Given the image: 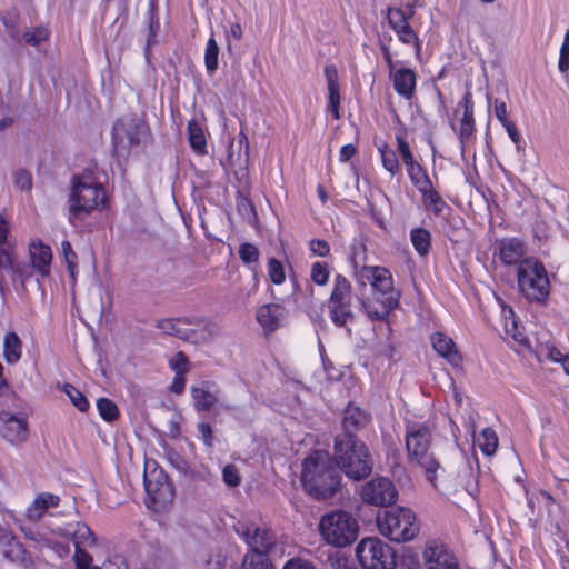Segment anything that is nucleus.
Masks as SVG:
<instances>
[{"mask_svg":"<svg viewBox=\"0 0 569 569\" xmlns=\"http://www.w3.org/2000/svg\"><path fill=\"white\" fill-rule=\"evenodd\" d=\"M432 435L426 423L406 425L405 443L409 463L423 469L427 479L436 486L440 463L431 451Z\"/></svg>","mask_w":569,"mask_h":569,"instance_id":"39448f33","label":"nucleus"},{"mask_svg":"<svg viewBox=\"0 0 569 569\" xmlns=\"http://www.w3.org/2000/svg\"><path fill=\"white\" fill-rule=\"evenodd\" d=\"M422 558L426 569H460L453 550L440 538L426 541Z\"/></svg>","mask_w":569,"mask_h":569,"instance_id":"4468645a","label":"nucleus"},{"mask_svg":"<svg viewBox=\"0 0 569 569\" xmlns=\"http://www.w3.org/2000/svg\"><path fill=\"white\" fill-rule=\"evenodd\" d=\"M481 452L486 456H492L498 449V436L492 428H485L478 440Z\"/></svg>","mask_w":569,"mask_h":569,"instance_id":"a19ab883","label":"nucleus"},{"mask_svg":"<svg viewBox=\"0 0 569 569\" xmlns=\"http://www.w3.org/2000/svg\"><path fill=\"white\" fill-rule=\"evenodd\" d=\"M528 248L525 240L518 237H506L496 240L493 248V258L506 268H519L530 256L527 254Z\"/></svg>","mask_w":569,"mask_h":569,"instance_id":"f3484780","label":"nucleus"},{"mask_svg":"<svg viewBox=\"0 0 569 569\" xmlns=\"http://www.w3.org/2000/svg\"><path fill=\"white\" fill-rule=\"evenodd\" d=\"M241 262L246 266L258 264L260 251L257 246L250 242H243L239 246L238 250Z\"/></svg>","mask_w":569,"mask_h":569,"instance_id":"de8ad7c7","label":"nucleus"},{"mask_svg":"<svg viewBox=\"0 0 569 569\" xmlns=\"http://www.w3.org/2000/svg\"><path fill=\"white\" fill-rule=\"evenodd\" d=\"M360 498L363 502L371 506H389L397 500L398 490L389 478L375 477L362 486Z\"/></svg>","mask_w":569,"mask_h":569,"instance_id":"dca6fc26","label":"nucleus"},{"mask_svg":"<svg viewBox=\"0 0 569 569\" xmlns=\"http://www.w3.org/2000/svg\"><path fill=\"white\" fill-rule=\"evenodd\" d=\"M501 126L506 129L510 140L516 144L517 151L525 152V143L518 131L516 122L509 120L506 123H502Z\"/></svg>","mask_w":569,"mask_h":569,"instance_id":"6e6d98bb","label":"nucleus"},{"mask_svg":"<svg viewBox=\"0 0 569 569\" xmlns=\"http://www.w3.org/2000/svg\"><path fill=\"white\" fill-rule=\"evenodd\" d=\"M495 116L501 124L509 121L508 112H507V104L505 101L499 100V99L495 100Z\"/></svg>","mask_w":569,"mask_h":569,"instance_id":"e2e57ef3","label":"nucleus"},{"mask_svg":"<svg viewBox=\"0 0 569 569\" xmlns=\"http://www.w3.org/2000/svg\"><path fill=\"white\" fill-rule=\"evenodd\" d=\"M377 149L380 154L382 168L389 172L391 177L400 174L401 167L397 152L385 141L377 146Z\"/></svg>","mask_w":569,"mask_h":569,"instance_id":"4c0bfd02","label":"nucleus"},{"mask_svg":"<svg viewBox=\"0 0 569 569\" xmlns=\"http://www.w3.org/2000/svg\"><path fill=\"white\" fill-rule=\"evenodd\" d=\"M60 497L51 492L38 493L32 503L27 508L26 517L32 522L39 521L50 508H56L60 505Z\"/></svg>","mask_w":569,"mask_h":569,"instance_id":"c85d7f7f","label":"nucleus"},{"mask_svg":"<svg viewBox=\"0 0 569 569\" xmlns=\"http://www.w3.org/2000/svg\"><path fill=\"white\" fill-rule=\"evenodd\" d=\"M63 536L69 537L74 548H90L96 545V536L84 522H70L63 528Z\"/></svg>","mask_w":569,"mask_h":569,"instance_id":"cd10ccee","label":"nucleus"},{"mask_svg":"<svg viewBox=\"0 0 569 569\" xmlns=\"http://www.w3.org/2000/svg\"><path fill=\"white\" fill-rule=\"evenodd\" d=\"M332 459L339 471L352 480L366 479L373 468L369 448L357 436L336 435Z\"/></svg>","mask_w":569,"mask_h":569,"instance_id":"7ed1b4c3","label":"nucleus"},{"mask_svg":"<svg viewBox=\"0 0 569 569\" xmlns=\"http://www.w3.org/2000/svg\"><path fill=\"white\" fill-rule=\"evenodd\" d=\"M357 153V147L353 143L343 144L339 151V161L348 162Z\"/></svg>","mask_w":569,"mask_h":569,"instance_id":"0e129e2a","label":"nucleus"},{"mask_svg":"<svg viewBox=\"0 0 569 569\" xmlns=\"http://www.w3.org/2000/svg\"><path fill=\"white\" fill-rule=\"evenodd\" d=\"M431 343L433 350L452 367L462 369L463 357L458 350L455 341L443 332H435L431 335Z\"/></svg>","mask_w":569,"mask_h":569,"instance_id":"4be33fe9","label":"nucleus"},{"mask_svg":"<svg viewBox=\"0 0 569 569\" xmlns=\"http://www.w3.org/2000/svg\"><path fill=\"white\" fill-rule=\"evenodd\" d=\"M8 233V223L2 218V269H10L13 273V281L18 280L23 284L31 277V271L27 263L16 261L12 254L4 249Z\"/></svg>","mask_w":569,"mask_h":569,"instance_id":"a878e982","label":"nucleus"},{"mask_svg":"<svg viewBox=\"0 0 569 569\" xmlns=\"http://www.w3.org/2000/svg\"><path fill=\"white\" fill-rule=\"evenodd\" d=\"M421 196L422 204L429 209L433 216L439 217L442 214L445 210H450L448 203L443 200L439 191L435 188L433 184L427 187L426 189L419 191Z\"/></svg>","mask_w":569,"mask_h":569,"instance_id":"f704fd0d","label":"nucleus"},{"mask_svg":"<svg viewBox=\"0 0 569 569\" xmlns=\"http://www.w3.org/2000/svg\"><path fill=\"white\" fill-rule=\"evenodd\" d=\"M99 569H128L124 560L121 557H114L113 559H107Z\"/></svg>","mask_w":569,"mask_h":569,"instance_id":"69168bd1","label":"nucleus"},{"mask_svg":"<svg viewBox=\"0 0 569 569\" xmlns=\"http://www.w3.org/2000/svg\"><path fill=\"white\" fill-rule=\"evenodd\" d=\"M416 13L415 4L388 6L385 10V18L389 28L395 32L397 39L405 46L415 49L417 57L422 50V42L418 32L412 28L410 20Z\"/></svg>","mask_w":569,"mask_h":569,"instance_id":"9d476101","label":"nucleus"},{"mask_svg":"<svg viewBox=\"0 0 569 569\" xmlns=\"http://www.w3.org/2000/svg\"><path fill=\"white\" fill-rule=\"evenodd\" d=\"M14 186L23 191H30L32 188V177L31 173L27 170H18L14 173Z\"/></svg>","mask_w":569,"mask_h":569,"instance_id":"13d9d810","label":"nucleus"},{"mask_svg":"<svg viewBox=\"0 0 569 569\" xmlns=\"http://www.w3.org/2000/svg\"><path fill=\"white\" fill-rule=\"evenodd\" d=\"M88 548H74V563L77 569H91L92 557L87 551Z\"/></svg>","mask_w":569,"mask_h":569,"instance_id":"4d7b16f0","label":"nucleus"},{"mask_svg":"<svg viewBox=\"0 0 569 569\" xmlns=\"http://www.w3.org/2000/svg\"><path fill=\"white\" fill-rule=\"evenodd\" d=\"M352 297L350 280L341 273H336L332 289L327 300L329 318L336 327H345L353 319Z\"/></svg>","mask_w":569,"mask_h":569,"instance_id":"9b49d317","label":"nucleus"},{"mask_svg":"<svg viewBox=\"0 0 569 569\" xmlns=\"http://www.w3.org/2000/svg\"><path fill=\"white\" fill-rule=\"evenodd\" d=\"M327 89H328V104L327 110L331 113L335 120L341 118L340 104L341 94L339 86L338 69L335 64H327L323 70Z\"/></svg>","mask_w":569,"mask_h":569,"instance_id":"b1692460","label":"nucleus"},{"mask_svg":"<svg viewBox=\"0 0 569 569\" xmlns=\"http://www.w3.org/2000/svg\"><path fill=\"white\" fill-rule=\"evenodd\" d=\"M368 259V248L363 241H355L350 244L348 251V262L351 269V277L356 279L362 268H368L366 264Z\"/></svg>","mask_w":569,"mask_h":569,"instance_id":"72a5a7b5","label":"nucleus"},{"mask_svg":"<svg viewBox=\"0 0 569 569\" xmlns=\"http://www.w3.org/2000/svg\"><path fill=\"white\" fill-rule=\"evenodd\" d=\"M219 46L213 37H210L206 43L204 66L208 73H213L218 69Z\"/></svg>","mask_w":569,"mask_h":569,"instance_id":"37998d69","label":"nucleus"},{"mask_svg":"<svg viewBox=\"0 0 569 569\" xmlns=\"http://www.w3.org/2000/svg\"><path fill=\"white\" fill-rule=\"evenodd\" d=\"M146 23L148 28L147 43L151 46L156 43L157 36L160 31V18L158 0H149L148 9L146 12Z\"/></svg>","mask_w":569,"mask_h":569,"instance_id":"e433bc0d","label":"nucleus"},{"mask_svg":"<svg viewBox=\"0 0 569 569\" xmlns=\"http://www.w3.org/2000/svg\"><path fill=\"white\" fill-rule=\"evenodd\" d=\"M191 323H193V321L188 317L163 318L158 320L157 328L166 335L187 340L194 332L192 329L186 327Z\"/></svg>","mask_w":569,"mask_h":569,"instance_id":"7c9ffc66","label":"nucleus"},{"mask_svg":"<svg viewBox=\"0 0 569 569\" xmlns=\"http://www.w3.org/2000/svg\"><path fill=\"white\" fill-rule=\"evenodd\" d=\"M379 532L395 542H408L420 532V520L417 515L407 507H391L377 516Z\"/></svg>","mask_w":569,"mask_h":569,"instance_id":"0eeeda50","label":"nucleus"},{"mask_svg":"<svg viewBox=\"0 0 569 569\" xmlns=\"http://www.w3.org/2000/svg\"><path fill=\"white\" fill-rule=\"evenodd\" d=\"M358 288L367 284L371 288L373 299L380 308H373L362 300L363 309L371 320H386L390 312L399 307L400 292L395 286L391 271L383 266H369L362 268L356 279Z\"/></svg>","mask_w":569,"mask_h":569,"instance_id":"f03ea898","label":"nucleus"},{"mask_svg":"<svg viewBox=\"0 0 569 569\" xmlns=\"http://www.w3.org/2000/svg\"><path fill=\"white\" fill-rule=\"evenodd\" d=\"M512 327L515 332H512V338L522 347L530 348V341L529 339L522 333L517 331V325L516 321L512 319Z\"/></svg>","mask_w":569,"mask_h":569,"instance_id":"338daca9","label":"nucleus"},{"mask_svg":"<svg viewBox=\"0 0 569 569\" xmlns=\"http://www.w3.org/2000/svg\"><path fill=\"white\" fill-rule=\"evenodd\" d=\"M62 390L69 397L72 405L79 411L86 412L89 409L90 403H89L87 397L79 389H77L73 385L66 382L62 386Z\"/></svg>","mask_w":569,"mask_h":569,"instance_id":"c03bdc74","label":"nucleus"},{"mask_svg":"<svg viewBox=\"0 0 569 569\" xmlns=\"http://www.w3.org/2000/svg\"><path fill=\"white\" fill-rule=\"evenodd\" d=\"M300 481L311 498L321 501L341 489V476L328 451L315 450L301 463Z\"/></svg>","mask_w":569,"mask_h":569,"instance_id":"f257e3e1","label":"nucleus"},{"mask_svg":"<svg viewBox=\"0 0 569 569\" xmlns=\"http://www.w3.org/2000/svg\"><path fill=\"white\" fill-rule=\"evenodd\" d=\"M148 465L149 463L146 462V470L143 473V485L148 496L146 503L148 507H150V503L162 505L171 496L170 483L168 482L167 477L163 475L162 470L158 472V476L153 480L151 477L156 471H152L149 475L147 472Z\"/></svg>","mask_w":569,"mask_h":569,"instance_id":"6ab92c4d","label":"nucleus"},{"mask_svg":"<svg viewBox=\"0 0 569 569\" xmlns=\"http://www.w3.org/2000/svg\"><path fill=\"white\" fill-rule=\"evenodd\" d=\"M356 557L363 569H395L397 566L393 548L377 537L363 538L356 547Z\"/></svg>","mask_w":569,"mask_h":569,"instance_id":"f8f14e48","label":"nucleus"},{"mask_svg":"<svg viewBox=\"0 0 569 569\" xmlns=\"http://www.w3.org/2000/svg\"><path fill=\"white\" fill-rule=\"evenodd\" d=\"M459 106L463 109V116L459 124L458 139L461 148L463 149L465 144L473 137V132L476 130L475 102L470 91H467L463 94Z\"/></svg>","mask_w":569,"mask_h":569,"instance_id":"5701e85b","label":"nucleus"},{"mask_svg":"<svg viewBox=\"0 0 569 569\" xmlns=\"http://www.w3.org/2000/svg\"><path fill=\"white\" fill-rule=\"evenodd\" d=\"M28 417L23 413L2 417V438L11 445H19L28 439Z\"/></svg>","mask_w":569,"mask_h":569,"instance_id":"412c9836","label":"nucleus"},{"mask_svg":"<svg viewBox=\"0 0 569 569\" xmlns=\"http://www.w3.org/2000/svg\"><path fill=\"white\" fill-rule=\"evenodd\" d=\"M63 528L58 529V537L62 540H58L53 537V533L48 536L40 532H33L29 530L28 532L24 531L26 537L29 539L36 541L40 546L47 547L52 549L60 558L67 557L71 549H70V538L63 536Z\"/></svg>","mask_w":569,"mask_h":569,"instance_id":"bb28decb","label":"nucleus"},{"mask_svg":"<svg viewBox=\"0 0 569 569\" xmlns=\"http://www.w3.org/2000/svg\"><path fill=\"white\" fill-rule=\"evenodd\" d=\"M97 409L100 417L107 422H112L120 416L117 405L109 398L102 397L98 399Z\"/></svg>","mask_w":569,"mask_h":569,"instance_id":"a18cd8bd","label":"nucleus"},{"mask_svg":"<svg viewBox=\"0 0 569 569\" xmlns=\"http://www.w3.org/2000/svg\"><path fill=\"white\" fill-rule=\"evenodd\" d=\"M29 254L32 268L42 277L51 273L52 251L50 246L41 240L32 241L29 246Z\"/></svg>","mask_w":569,"mask_h":569,"instance_id":"393cba45","label":"nucleus"},{"mask_svg":"<svg viewBox=\"0 0 569 569\" xmlns=\"http://www.w3.org/2000/svg\"><path fill=\"white\" fill-rule=\"evenodd\" d=\"M2 557L21 569H32L33 561L31 555L27 551L24 546L10 533L2 532Z\"/></svg>","mask_w":569,"mask_h":569,"instance_id":"aec40b11","label":"nucleus"},{"mask_svg":"<svg viewBox=\"0 0 569 569\" xmlns=\"http://www.w3.org/2000/svg\"><path fill=\"white\" fill-rule=\"evenodd\" d=\"M281 307L278 303H267L258 308V323L267 333L274 332L280 325Z\"/></svg>","mask_w":569,"mask_h":569,"instance_id":"2f4dec72","label":"nucleus"},{"mask_svg":"<svg viewBox=\"0 0 569 569\" xmlns=\"http://www.w3.org/2000/svg\"><path fill=\"white\" fill-rule=\"evenodd\" d=\"M392 37H379L378 46L389 71L395 92L403 100L411 101L417 92V72L408 67L396 68L395 54L391 50Z\"/></svg>","mask_w":569,"mask_h":569,"instance_id":"1a4fd4ad","label":"nucleus"},{"mask_svg":"<svg viewBox=\"0 0 569 569\" xmlns=\"http://www.w3.org/2000/svg\"><path fill=\"white\" fill-rule=\"evenodd\" d=\"M186 382H187V379H186L184 375H174L172 382L169 387V390L172 393L181 395V393H183V391L186 389Z\"/></svg>","mask_w":569,"mask_h":569,"instance_id":"680f3d73","label":"nucleus"},{"mask_svg":"<svg viewBox=\"0 0 569 569\" xmlns=\"http://www.w3.org/2000/svg\"><path fill=\"white\" fill-rule=\"evenodd\" d=\"M369 419L362 409L349 402L343 412V431L340 435L357 436V432L369 422Z\"/></svg>","mask_w":569,"mask_h":569,"instance_id":"c756f323","label":"nucleus"},{"mask_svg":"<svg viewBox=\"0 0 569 569\" xmlns=\"http://www.w3.org/2000/svg\"><path fill=\"white\" fill-rule=\"evenodd\" d=\"M309 250L310 252L320 258H326L330 254L331 248L327 240L313 238L309 241Z\"/></svg>","mask_w":569,"mask_h":569,"instance_id":"864d4df0","label":"nucleus"},{"mask_svg":"<svg viewBox=\"0 0 569 569\" xmlns=\"http://www.w3.org/2000/svg\"><path fill=\"white\" fill-rule=\"evenodd\" d=\"M282 569H318L311 561L301 559V558H292L288 560Z\"/></svg>","mask_w":569,"mask_h":569,"instance_id":"052dcab7","label":"nucleus"},{"mask_svg":"<svg viewBox=\"0 0 569 569\" xmlns=\"http://www.w3.org/2000/svg\"><path fill=\"white\" fill-rule=\"evenodd\" d=\"M267 273L273 284L280 286L286 281L284 266L274 257H270L267 261Z\"/></svg>","mask_w":569,"mask_h":569,"instance_id":"49530a36","label":"nucleus"},{"mask_svg":"<svg viewBox=\"0 0 569 569\" xmlns=\"http://www.w3.org/2000/svg\"><path fill=\"white\" fill-rule=\"evenodd\" d=\"M23 353V342L14 331H9L2 339V358L8 365L18 363Z\"/></svg>","mask_w":569,"mask_h":569,"instance_id":"473e14b6","label":"nucleus"},{"mask_svg":"<svg viewBox=\"0 0 569 569\" xmlns=\"http://www.w3.org/2000/svg\"><path fill=\"white\" fill-rule=\"evenodd\" d=\"M197 428L204 446L208 448L213 447V431L211 426L207 422H200Z\"/></svg>","mask_w":569,"mask_h":569,"instance_id":"bf43d9fd","label":"nucleus"},{"mask_svg":"<svg viewBox=\"0 0 569 569\" xmlns=\"http://www.w3.org/2000/svg\"><path fill=\"white\" fill-rule=\"evenodd\" d=\"M169 367L176 375H187L190 370V362L183 351H178L169 359Z\"/></svg>","mask_w":569,"mask_h":569,"instance_id":"3c124183","label":"nucleus"},{"mask_svg":"<svg viewBox=\"0 0 569 569\" xmlns=\"http://www.w3.org/2000/svg\"><path fill=\"white\" fill-rule=\"evenodd\" d=\"M330 273L331 267L327 261H316L311 264L310 279L319 287H323L329 282Z\"/></svg>","mask_w":569,"mask_h":569,"instance_id":"79ce46f5","label":"nucleus"},{"mask_svg":"<svg viewBox=\"0 0 569 569\" xmlns=\"http://www.w3.org/2000/svg\"><path fill=\"white\" fill-rule=\"evenodd\" d=\"M234 529L252 553L267 556L276 543L274 535L271 530L261 529L254 523L238 522Z\"/></svg>","mask_w":569,"mask_h":569,"instance_id":"a211bd4d","label":"nucleus"},{"mask_svg":"<svg viewBox=\"0 0 569 569\" xmlns=\"http://www.w3.org/2000/svg\"><path fill=\"white\" fill-rule=\"evenodd\" d=\"M519 293L530 303L545 305L551 284L545 264L536 257H529L516 270Z\"/></svg>","mask_w":569,"mask_h":569,"instance_id":"423d86ee","label":"nucleus"},{"mask_svg":"<svg viewBox=\"0 0 569 569\" xmlns=\"http://www.w3.org/2000/svg\"><path fill=\"white\" fill-rule=\"evenodd\" d=\"M62 254L68 266L70 274L73 277L77 268V253L73 251L71 243L68 240L61 242Z\"/></svg>","mask_w":569,"mask_h":569,"instance_id":"5fc2aeb1","label":"nucleus"},{"mask_svg":"<svg viewBox=\"0 0 569 569\" xmlns=\"http://www.w3.org/2000/svg\"><path fill=\"white\" fill-rule=\"evenodd\" d=\"M403 132L405 130L396 134L397 149L410 182L419 192L433 183L427 168L416 160L409 143L405 139Z\"/></svg>","mask_w":569,"mask_h":569,"instance_id":"2eb2a0df","label":"nucleus"},{"mask_svg":"<svg viewBox=\"0 0 569 569\" xmlns=\"http://www.w3.org/2000/svg\"><path fill=\"white\" fill-rule=\"evenodd\" d=\"M331 566L333 569H353V565L347 557H338Z\"/></svg>","mask_w":569,"mask_h":569,"instance_id":"774afa93","label":"nucleus"},{"mask_svg":"<svg viewBox=\"0 0 569 569\" xmlns=\"http://www.w3.org/2000/svg\"><path fill=\"white\" fill-rule=\"evenodd\" d=\"M242 569H273L268 557L248 552L242 562Z\"/></svg>","mask_w":569,"mask_h":569,"instance_id":"09e8293b","label":"nucleus"},{"mask_svg":"<svg viewBox=\"0 0 569 569\" xmlns=\"http://www.w3.org/2000/svg\"><path fill=\"white\" fill-rule=\"evenodd\" d=\"M49 37L50 31L44 26H37L32 30H28L22 34L23 41L31 46H38L42 41L48 40Z\"/></svg>","mask_w":569,"mask_h":569,"instance_id":"8fccbe9b","label":"nucleus"},{"mask_svg":"<svg viewBox=\"0 0 569 569\" xmlns=\"http://www.w3.org/2000/svg\"><path fill=\"white\" fill-rule=\"evenodd\" d=\"M222 480L228 487L236 488L241 483L239 469L233 463H228L222 469Z\"/></svg>","mask_w":569,"mask_h":569,"instance_id":"603ef678","label":"nucleus"},{"mask_svg":"<svg viewBox=\"0 0 569 569\" xmlns=\"http://www.w3.org/2000/svg\"><path fill=\"white\" fill-rule=\"evenodd\" d=\"M410 241L420 257L429 254L431 249V233L423 227L413 228L410 231Z\"/></svg>","mask_w":569,"mask_h":569,"instance_id":"ea45409f","label":"nucleus"},{"mask_svg":"<svg viewBox=\"0 0 569 569\" xmlns=\"http://www.w3.org/2000/svg\"><path fill=\"white\" fill-rule=\"evenodd\" d=\"M193 408L197 412L210 411L218 402V397L204 386L190 388Z\"/></svg>","mask_w":569,"mask_h":569,"instance_id":"c9c22d12","label":"nucleus"},{"mask_svg":"<svg viewBox=\"0 0 569 569\" xmlns=\"http://www.w3.org/2000/svg\"><path fill=\"white\" fill-rule=\"evenodd\" d=\"M321 539L336 548L352 545L359 535V523L348 511L332 510L321 516L318 525Z\"/></svg>","mask_w":569,"mask_h":569,"instance_id":"6e6552de","label":"nucleus"},{"mask_svg":"<svg viewBox=\"0 0 569 569\" xmlns=\"http://www.w3.org/2000/svg\"><path fill=\"white\" fill-rule=\"evenodd\" d=\"M106 203L107 193L101 182L92 176H72L68 209V221L72 226L93 211L102 210Z\"/></svg>","mask_w":569,"mask_h":569,"instance_id":"20e7f679","label":"nucleus"},{"mask_svg":"<svg viewBox=\"0 0 569 569\" xmlns=\"http://www.w3.org/2000/svg\"><path fill=\"white\" fill-rule=\"evenodd\" d=\"M188 140L191 149L197 154L207 153V140L201 124L192 119L188 122Z\"/></svg>","mask_w":569,"mask_h":569,"instance_id":"58836bf2","label":"nucleus"},{"mask_svg":"<svg viewBox=\"0 0 569 569\" xmlns=\"http://www.w3.org/2000/svg\"><path fill=\"white\" fill-rule=\"evenodd\" d=\"M112 144L116 150L131 149L151 136L149 124L136 114L119 118L112 127Z\"/></svg>","mask_w":569,"mask_h":569,"instance_id":"ddd939ff","label":"nucleus"}]
</instances>
